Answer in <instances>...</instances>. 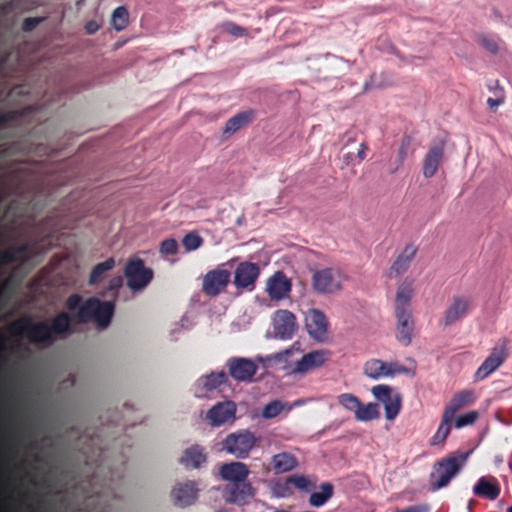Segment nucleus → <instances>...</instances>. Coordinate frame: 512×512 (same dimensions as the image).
Returning <instances> with one entry per match:
<instances>
[{"label": "nucleus", "instance_id": "obj_1", "mask_svg": "<svg viewBox=\"0 0 512 512\" xmlns=\"http://www.w3.org/2000/svg\"><path fill=\"white\" fill-rule=\"evenodd\" d=\"M72 317L60 312L50 320L34 322L30 317H20L8 326L12 336L24 337L31 344L50 346L72 332Z\"/></svg>", "mask_w": 512, "mask_h": 512}, {"label": "nucleus", "instance_id": "obj_2", "mask_svg": "<svg viewBox=\"0 0 512 512\" xmlns=\"http://www.w3.org/2000/svg\"><path fill=\"white\" fill-rule=\"evenodd\" d=\"M470 451H455L436 461L430 473V485L433 491L446 487L463 469Z\"/></svg>", "mask_w": 512, "mask_h": 512}, {"label": "nucleus", "instance_id": "obj_3", "mask_svg": "<svg viewBox=\"0 0 512 512\" xmlns=\"http://www.w3.org/2000/svg\"><path fill=\"white\" fill-rule=\"evenodd\" d=\"M346 279V275L338 268H323L313 273L311 286L317 294H335L342 289Z\"/></svg>", "mask_w": 512, "mask_h": 512}, {"label": "nucleus", "instance_id": "obj_4", "mask_svg": "<svg viewBox=\"0 0 512 512\" xmlns=\"http://www.w3.org/2000/svg\"><path fill=\"white\" fill-rule=\"evenodd\" d=\"M233 259L219 265L217 268L208 271L202 279V291L211 297H215L224 292L230 283L231 272L225 268L233 266Z\"/></svg>", "mask_w": 512, "mask_h": 512}, {"label": "nucleus", "instance_id": "obj_5", "mask_svg": "<svg viewBox=\"0 0 512 512\" xmlns=\"http://www.w3.org/2000/svg\"><path fill=\"white\" fill-rule=\"evenodd\" d=\"M257 438L249 430H239L230 433L223 440V449L239 459L248 457L250 451L255 447Z\"/></svg>", "mask_w": 512, "mask_h": 512}, {"label": "nucleus", "instance_id": "obj_6", "mask_svg": "<svg viewBox=\"0 0 512 512\" xmlns=\"http://www.w3.org/2000/svg\"><path fill=\"white\" fill-rule=\"evenodd\" d=\"M509 343L510 341L506 337H503L497 341L489 356L477 369L475 373V379L477 381H481L487 378L506 361L509 355Z\"/></svg>", "mask_w": 512, "mask_h": 512}, {"label": "nucleus", "instance_id": "obj_7", "mask_svg": "<svg viewBox=\"0 0 512 512\" xmlns=\"http://www.w3.org/2000/svg\"><path fill=\"white\" fill-rule=\"evenodd\" d=\"M373 396L384 405L385 418L394 420L399 414L402 406V396L393 392L392 388L385 384H378L372 387Z\"/></svg>", "mask_w": 512, "mask_h": 512}, {"label": "nucleus", "instance_id": "obj_8", "mask_svg": "<svg viewBox=\"0 0 512 512\" xmlns=\"http://www.w3.org/2000/svg\"><path fill=\"white\" fill-rule=\"evenodd\" d=\"M124 273L127 285L134 290L146 287L153 278V271L145 267L144 261L138 257L127 262Z\"/></svg>", "mask_w": 512, "mask_h": 512}, {"label": "nucleus", "instance_id": "obj_9", "mask_svg": "<svg viewBox=\"0 0 512 512\" xmlns=\"http://www.w3.org/2000/svg\"><path fill=\"white\" fill-rule=\"evenodd\" d=\"M260 276V267L257 263L243 261L234 270L233 284L237 290L253 291Z\"/></svg>", "mask_w": 512, "mask_h": 512}, {"label": "nucleus", "instance_id": "obj_10", "mask_svg": "<svg viewBox=\"0 0 512 512\" xmlns=\"http://www.w3.org/2000/svg\"><path fill=\"white\" fill-rule=\"evenodd\" d=\"M228 374L238 382H251L258 365L249 358L231 357L226 362Z\"/></svg>", "mask_w": 512, "mask_h": 512}, {"label": "nucleus", "instance_id": "obj_11", "mask_svg": "<svg viewBox=\"0 0 512 512\" xmlns=\"http://www.w3.org/2000/svg\"><path fill=\"white\" fill-rule=\"evenodd\" d=\"M473 309V301L469 297L455 296L444 311L442 324L449 327L465 318Z\"/></svg>", "mask_w": 512, "mask_h": 512}, {"label": "nucleus", "instance_id": "obj_12", "mask_svg": "<svg viewBox=\"0 0 512 512\" xmlns=\"http://www.w3.org/2000/svg\"><path fill=\"white\" fill-rule=\"evenodd\" d=\"M254 495L255 489L248 480L228 483L223 489V497L231 504L244 505Z\"/></svg>", "mask_w": 512, "mask_h": 512}, {"label": "nucleus", "instance_id": "obj_13", "mask_svg": "<svg viewBox=\"0 0 512 512\" xmlns=\"http://www.w3.org/2000/svg\"><path fill=\"white\" fill-rule=\"evenodd\" d=\"M306 328L310 336L316 340L326 337L328 321L325 314L319 309H310L306 314Z\"/></svg>", "mask_w": 512, "mask_h": 512}, {"label": "nucleus", "instance_id": "obj_14", "mask_svg": "<svg viewBox=\"0 0 512 512\" xmlns=\"http://www.w3.org/2000/svg\"><path fill=\"white\" fill-rule=\"evenodd\" d=\"M291 281L287 276L277 271L267 280L266 291L272 300H281L286 298L291 291Z\"/></svg>", "mask_w": 512, "mask_h": 512}, {"label": "nucleus", "instance_id": "obj_15", "mask_svg": "<svg viewBox=\"0 0 512 512\" xmlns=\"http://www.w3.org/2000/svg\"><path fill=\"white\" fill-rule=\"evenodd\" d=\"M445 144L440 141L432 145L425 154L422 165V173L425 178L433 177L444 158Z\"/></svg>", "mask_w": 512, "mask_h": 512}, {"label": "nucleus", "instance_id": "obj_16", "mask_svg": "<svg viewBox=\"0 0 512 512\" xmlns=\"http://www.w3.org/2000/svg\"><path fill=\"white\" fill-rule=\"evenodd\" d=\"M274 331L282 339H289L297 330L296 317L288 310H278L274 316Z\"/></svg>", "mask_w": 512, "mask_h": 512}, {"label": "nucleus", "instance_id": "obj_17", "mask_svg": "<svg viewBox=\"0 0 512 512\" xmlns=\"http://www.w3.org/2000/svg\"><path fill=\"white\" fill-rule=\"evenodd\" d=\"M416 253L417 247L414 244H407L390 266L387 276L392 279L404 274L410 267Z\"/></svg>", "mask_w": 512, "mask_h": 512}, {"label": "nucleus", "instance_id": "obj_18", "mask_svg": "<svg viewBox=\"0 0 512 512\" xmlns=\"http://www.w3.org/2000/svg\"><path fill=\"white\" fill-rule=\"evenodd\" d=\"M328 360V353L323 350L313 351L302 356L291 369L292 374H304L322 366Z\"/></svg>", "mask_w": 512, "mask_h": 512}, {"label": "nucleus", "instance_id": "obj_19", "mask_svg": "<svg viewBox=\"0 0 512 512\" xmlns=\"http://www.w3.org/2000/svg\"><path fill=\"white\" fill-rule=\"evenodd\" d=\"M236 407L232 401H225L214 405L207 412V419L212 426H221L235 418Z\"/></svg>", "mask_w": 512, "mask_h": 512}, {"label": "nucleus", "instance_id": "obj_20", "mask_svg": "<svg viewBox=\"0 0 512 512\" xmlns=\"http://www.w3.org/2000/svg\"><path fill=\"white\" fill-rule=\"evenodd\" d=\"M397 319L396 339L403 346L410 345L412 341V332L414 321L411 312H395Z\"/></svg>", "mask_w": 512, "mask_h": 512}, {"label": "nucleus", "instance_id": "obj_21", "mask_svg": "<svg viewBox=\"0 0 512 512\" xmlns=\"http://www.w3.org/2000/svg\"><path fill=\"white\" fill-rule=\"evenodd\" d=\"M500 491V484L494 477H480L473 487L474 495L491 501L499 497Z\"/></svg>", "mask_w": 512, "mask_h": 512}, {"label": "nucleus", "instance_id": "obj_22", "mask_svg": "<svg viewBox=\"0 0 512 512\" xmlns=\"http://www.w3.org/2000/svg\"><path fill=\"white\" fill-rule=\"evenodd\" d=\"M198 489L192 481H187L175 487L171 496L174 504L179 507H186L191 505L197 498Z\"/></svg>", "mask_w": 512, "mask_h": 512}, {"label": "nucleus", "instance_id": "obj_23", "mask_svg": "<svg viewBox=\"0 0 512 512\" xmlns=\"http://www.w3.org/2000/svg\"><path fill=\"white\" fill-rule=\"evenodd\" d=\"M249 473L248 466L239 461L225 463L219 470L221 478L229 483L247 480Z\"/></svg>", "mask_w": 512, "mask_h": 512}, {"label": "nucleus", "instance_id": "obj_24", "mask_svg": "<svg viewBox=\"0 0 512 512\" xmlns=\"http://www.w3.org/2000/svg\"><path fill=\"white\" fill-rule=\"evenodd\" d=\"M413 296V280L406 278L397 287L395 312H411L410 301Z\"/></svg>", "mask_w": 512, "mask_h": 512}, {"label": "nucleus", "instance_id": "obj_25", "mask_svg": "<svg viewBox=\"0 0 512 512\" xmlns=\"http://www.w3.org/2000/svg\"><path fill=\"white\" fill-rule=\"evenodd\" d=\"M475 401L474 392L471 390H462L454 394L448 405L444 408L443 414L453 419L457 411L463 407L472 404Z\"/></svg>", "mask_w": 512, "mask_h": 512}, {"label": "nucleus", "instance_id": "obj_26", "mask_svg": "<svg viewBox=\"0 0 512 512\" xmlns=\"http://www.w3.org/2000/svg\"><path fill=\"white\" fill-rule=\"evenodd\" d=\"M254 118V112L252 110L242 111L233 117L229 118L223 128L224 135H232L242 127L252 122Z\"/></svg>", "mask_w": 512, "mask_h": 512}, {"label": "nucleus", "instance_id": "obj_27", "mask_svg": "<svg viewBox=\"0 0 512 512\" xmlns=\"http://www.w3.org/2000/svg\"><path fill=\"white\" fill-rule=\"evenodd\" d=\"M114 303L112 301H100L96 305L94 321L101 329L108 327L114 314Z\"/></svg>", "mask_w": 512, "mask_h": 512}, {"label": "nucleus", "instance_id": "obj_28", "mask_svg": "<svg viewBox=\"0 0 512 512\" xmlns=\"http://www.w3.org/2000/svg\"><path fill=\"white\" fill-rule=\"evenodd\" d=\"M271 464L274 472L279 474L293 470L297 467L298 461L294 455L282 452L272 457Z\"/></svg>", "mask_w": 512, "mask_h": 512}, {"label": "nucleus", "instance_id": "obj_29", "mask_svg": "<svg viewBox=\"0 0 512 512\" xmlns=\"http://www.w3.org/2000/svg\"><path fill=\"white\" fill-rule=\"evenodd\" d=\"M205 461L206 455L199 445L187 448L180 459V462L187 468H199Z\"/></svg>", "mask_w": 512, "mask_h": 512}, {"label": "nucleus", "instance_id": "obj_30", "mask_svg": "<svg viewBox=\"0 0 512 512\" xmlns=\"http://www.w3.org/2000/svg\"><path fill=\"white\" fill-rule=\"evenodd\" d=\"M29 254L28 245L12 246L3 252H0V265L11 264L22 261Z\"/></svg>", "mask_w": 512, "mask_h": 512}, {"label": "nucleus", "instance_id": "obj_31", "mask_svg": "<svg viewBox=\"0 0 512 512\" xmlns=\"http://www.w3.org/2000/svg\"><path fill=\"white\" fill-rule=\"evenodd\" d=\"M319 488V492H312L309 496L308 502L312 507L323 506L334 494V487L330 482H323Z\"/></svg>", "mask_w": 512, "mask_h": 512}, {"label": "nucleus", "instance_id": "obj_32", "mask_svg": "<svg viewBox=\"0 0 512 512\" xmlns=\"http://www.w3.org/2000/svg\"><path fill=\"white\" fill-rule=\"evenodd\" d=\"M387 362L379 359H370L364 365V374L371 379L389 377Z\"/></svg>", "mask_w": 512, "mask_h": 512}, {"label": "nucleus", "instance_id": "obj_33", "mask_svg": "<svg viewBox=\"0 0 512 512\" xmlns=\"http://www.w3.org/2000/svg\"><path fill=\"white\" fill-rule=\"evenodd\" d=\"M97 304L98 299L95 297H91L83 302L81 306H79L75 315L77 321L79 323H88L89 321L94 320Z\"/></svg>", "mask_w": 512, "mask_h": 512}, {"label": "nucleus", "instance_id": "obj_34", "mask_svg": "<svg viewBox=\"0 0 512 512\" xmlns=\"http://www.w3.org/2000/svg\"><path fill=\"white\" fill-rule=\"evenodd\" d=\"M452 420L453 419L442 414V419H441L440 425H439L436 433L432 436V438L430 440L431 446L441 445L445 442V440L447 439V437L449 436L450 431H451Z\"/></svg>", "mask_w": 512, "mask_h": 512}, {"label": "nucleus", "instance_id": "obj_35", "mask_svg": "<svg viewBox=\"0 0 512 512\" xmlns=\"http://www.w3.org/2000/svg\"><path fill=\"white\" fill-rule=\"evenodd\" d=\"M354 416L356 420L361 422H367L373 419H377L379 417L378 404L370 402L364 405L360 401V405L356 409Z\"/></svg>", "mask_w": 512, "mask_h": 512}, {"label": "nucleus", "instance_id": "obj_36", "mask_svg": "<svg viewBox=\"0 0 512 512\" xmlns=\"http://www.w3.org/2000/svg\"><path fill=\"white\" fill-rule=\"evenodd\" d=\"M114 265L115 261L112 257L106 259L101 263L96 264L89 275L88 283L90 285L97 284L103 278L104 274L107 271L111 270L114 267Z\"/></svg>", "mask_w": 512, "mask_h": 512}, {"label": "nucleus", "instance_id": "obj_37", "mask_svg": "<svg viewBox=\"0 0 512 512\" xmlns=\"http://www.w3.org/2000/svg\"><path fill=\"white\" fill-rule=\"evenodd\" d=\"M200 381L207 391H212L226 383L228 381V376L224 371L212 372L209 375L202 377Z\"/></svg>", "mask_w": 512, "mask_h": 512}, {"label": "nucleus", "instance_id": "obj_38", "mask_svg": "<svg viewBox=\"0 0 512 512\" xmlns=\"http://www.w3.org/2000/svg\"><path fill=\"white\" fill-rule=\"evenodd\" d=\"M286 482L303 492H310L315 487V484L308 477L299 474L289 476Z\"/></svg>", "mask_w": 512, "mask_h": 512}, {"label": "nucleus", "instance_id": "obj_39", "mask_svg": "<svg viewBox=\"0 0 512 512\" xmlns=\"http://www.w3.org/2000/svg\"><path fill=\"white\" fill-rule=\"evenodd\" d=\"M337 402L347 411L355 413L360 405V400L352 393H342L337 396Z\"/></svg>", "mask_w": 512, "mask_h": 512}, {"label": "nucleus", "instance_id": "obj_40", "mask_svg": "<svg viewBox=\"0 0 512 512\" xmlns=\"http://www.w3.org/2000/svg\"><path fill=\"white\" fill-rule=\"evenodd\" d=\"M477 43L491 54L499 52V39L495 36L481 34L477 37Z\"/></svg>", "mask_w": 512, "mask_h": 512}, {"label": "nucleus", "instance_id": "obj_41", "mask_svg": "<svg viewBox=\"0 0 512 512\" xmlns=\"http://www.w3.org/2000/svg\"><path fill=\"white\" fill-rule=\"evenodd\" d=\"M128 23V11L125 7L119 6L112 13V24L117 31L126 27Z\"/></svg>", "mask_w": 512, "mask_h": 512}, {"label": "nucleus", "instance_id": "obj_42", "mask_svg": "<svg viewBox=\"0 0 512 512\" xmlns=\"http://www.w3.org/2000/svg\"><path fill=\"white\" fill-rule=\"evenodd\" d=\"M479 418L478 411H469L457 416L454 420V427L457 429L473 425Z\"/></svg>", "mask_w": 512, "mask_h": 512}, {"label": "nucleus", "instance_id": "obj_43", "mask_svg": "<svg viewBox=\"0 0 512 512\" xmlns=\"http://www.w3.org/2000/svg\"><path fill=\"white\" fill-rule=\"evenodd\" d=\"M284 409V404L280 400H273L266 404L262 410V417L272 419L278 416Z\"/></svg>", "mask_w": 512, "mask_h": 512}, {"label": "nucleus", "instance_id": "obj_44", "mask_svg": "<svg viewBox=\"0 0 512 512\" xmlns=\"http://www.w3.org/2000/svg\"><path fill=\"white\" fill-rule=\"evenodd\" d=\"M413 139L409 135H405L402 137L400 146L398 149V162L399 165H402L404 160L407 158L409 154H413V150L411 149Z\"/></svg>", "mask_w": 512, "mask_h": 512}, {"label": "nucleus", "instance_id": "obj_45", "mask_svg": "<svg viewBox=\"0 0 512 512\" xmlns=\"http://www.w3.org/2000/svg\"><path fill=\"white\" fill-rule=\"evenodd\" d=\"M203 243V239L196 232H190L183 237L182 244L187 251L198 249Z\"/></svg>", "mask_w": 512, "mask_h": 512}, {"label": "nucleus", "instance_id": "obj_46", "mask_svg": "<svg viewBox=\"0 0 512 512\" xmlns=\"http://www.w3.org/2000/svg\"><path fill=\"white\" fill-rule=\"evenodd\" d=\"M222 28L225 32L234 37H244L248 35V30L246 28H243L231 21L224 22L222 24Z\"/></svg>", "mask_w": 512, "mask_h": 512}, {"label": "nucleus", "instance_id": "obj_47", "mask_svg": "<svg viewBox=\"0 0 512 512\" xmlns=\"http://www.w3.org/2000/svg\"><path fill=\"white\" fill-rule=\"evenodd\" d=\"M178 243L173 238L165 239L161 242L159 251L162 255H174L177 253Z\"/></svg>", "mask_w": 512, "mask_h": 512}, {"label": "nucleus", "instance_id": "obj_48", "mask_svg": "<svg viewBox=\"0 0 512 512\" xmlns=\"http://www.w3.org/2000/svg\"><path fill=\"white\" fill-rule=\"evenodd\" d=\"M387 369L390 372L389 377H393L396 374H408L410 373V369L400 364L397 361L387 362Z\"/></svg>", "mask_w": 512, "mask_h": 512}, {"label": "nucleus", "instance_id": "obj_49", "mask_svg": "<svg viewBox=\"0 0 512 512\" xmlns=\"http://www.w3.org/2000/svg\"><path fill=\"white\" fill-rule=\"evenodd\" d=\"M42 20L43 19L40 17H27L23 20L21 28L24 32H31L42 22Z\"/></svg>", "mask_w": 512, "mask_h": 512}, {"label": "nucleus", "instance_id": "obj_50", "mask_svg": "<svg viewBox=\"0 0 512 512\" xmlns=\"http://www.w3.org/2000/svg\"><path fill=\"white\" fill-rule=\"evenodd\" d=\"M82 303L83 302H82V298L80 295L72 294L66 300V308L69 311H74L76 309L78 310L79 306H81Z\"/></svg>", "mask_w": 512, "mask_h": 512}, {"label": "nucleus", "instance_id": "obj_51", "mask_svg": "<svg viewBox=\"0 0 512 512\" xmlns=\"http://www.w3.org/2000/svg\"><path fill=\"white\" fill-rule=\"evenodd\" d=\"M500 95L497 98H488L487 104L492 111H496L497 108L504 102L503 90L500 88Z\"/></svg>", "mask_w": 512, "mask_h": 512}, {"label": "nucleus", "instance_id": "obj_52", "mask_svg": "<svg viewBox=\"0 0 512 512\" xmlns=\"http://www.w3.org/2000/svg\"><path fill=\"white\" fill-rule=\"evenodd\" d=\"M403 512H430V506L427 503L411 505L403 509Z\"/></svg>", "mask_w": 512, "mask_h": 512}, {"label": "nucleus", "instance_id": "obj_53", "mask_svg": "<svg viewBox=\"0 0 512 512\" xmlns=\"http://www.w3.org/2000/svg\"><path fill=\"white\" fill-rule=\"evenodd\" d=\"M122 286V278L120 276L113 277L109 281L108 290L116 293L118 289Z\"/></svg>", "mask_w": 512, "mask_h": 512}, {"label": "nucleus", "instance_id": "obj_54", "mask_svg": "<svg viewBox=\"0 0 512 512\" xmlns=\"http://www.w3.org/2000/svg\"><path fill=\"white\" fill-rule=\"evenodd\" d=\"M367 150H368V145L366 143L363 142L359 145V149H358L357 155L355 157L357 159V163H360L365 159Z\"/></svg>", "mask_w": 512, "mask_h": 512}, {"label": "nucleus", "instance_id": "obj_55", "mask_svg": "<svg viewBox=\"0 0 512 512\" xmlns=\"http://www.w3.org/2000/svg\"><path fill=\"white\" fill-rule=\"evenodd\" d=\"M355 157L352 153H346L343 155V162L346 166H353L355 165Z\"/></svg>", "mask_w": 512, "mask_h": 512}, {"label": "nucleus", "instance_id": "obj_56", "mask_svg": "<svg viewBox=\"0 0 512 512\" xmlns=\"http://www.w3.org/2000/svg\"><path fill=\"white\" fill-rule=\"evenodd\" d=\"M85 28L88 34H93L97 31L98 25L94 21H91L87 23Z\"/></svg>", "mask_w": 512, "mask_h": 512}, {"label": "nucleus", "instance_id": "obj_57", "mask_svg": "<svg viewBox=\"0 0 512 512\" xmlns=\"http://www.w3.org/2000/svg\"><path fill=\"white\" fill-rule=\"evenodd\" d=\"M7 118L5 115H0V125H3L6 122Z\"/></svg>", "mask_w": 512, "mask_h": 512}, {"label": "nucleus", "instance_id": "obj_58", "mask_svg": "<svg viewBox=\"0 0 512 512\" xmlns=\"http://www.w3.org/2000/svg\"><path fill=\"white\" fill-rule=\"evenodd\" d=\"M4 341H5V338L2 335H0V347L3 346Z\"/></svg>", "mask_w": 512, "mask_h": 512}, {"label": "nucleus", "instance_id": "obj_59", "mask_svg": "<svg viewBox=\"0 0 512 512\" xmlns=\"http://www.w3.org/2000/svg\"><path fill=\"white\" fill-rule=\"evenodd\" d=\"M284 354L288 356V355H290V354H291V351H290V350H286V351L284 352Z\"/></svg>", "mask_w": 512, "mask_h": 512}, {"label": "nucleus", "instance_id": "obj_60", "mask_svg": "<svg viewBox=\"0 0 512 512\" xmlns=\"http://www.w3.org/2000/svg\"><path fill=\"white\" fill-rule=\"evenodd\" d=\"M473 501H470L468 509L471 511Z\"/></svg>", "mask_w": 512, "mask_h": 512}, {"label": "nucleus", "instance_id": "obj_61", "mask_svg": "<svg viewBox=\"0 0 512 512\" xmlns=\"http://www.w3.org/2000/svg\"><path fill=\"white\" fill-rule=\"evenodd\" d=\"M495 87L498 88L499 87V81H495Z\"/></svg>", "mask_w": 512, "mask_h": 512}, {"label": "nucleus", "instance_id": "obj_62", "mask_svg": "<svg viewBox=\"0 0 512 512\" xmlns=\"http://www.w3.org/2000/svg\"><path fill=\"white\" fill-rule=\"evenodd\" d=\"M507 512H512V505L507 509Z\"/></svg>", "mask_w": 512, "mask_h": 512}, {"label": "nucleus", "instance_id": "obj_63", "mask_svg": "<svg viewBox=\"0 0 512 512\" xmlns=\"http://www.w3.org/2000/svg\"><path fill=\"white\" fill-rule=\"evenodd\" d=\"M2 239H3V237H2V234L0 233V244L2 243Z\"/></svg>", "mask_w": 512, "mask_h": 512}, {"label": "nucleus", "instance_id": "obj_64", "mask_svg": "<svg viewBox=\"0 0 512 512\" xmlns=\"http://www.w3.org/2000/svg\"><path fill=\"white\" fill-rule=\"evenodd\" d=\"M396 512H403V510H398V511H396Z\"/></svg>", "mask_w": 512, "mask_h": 512}]
</instances>
